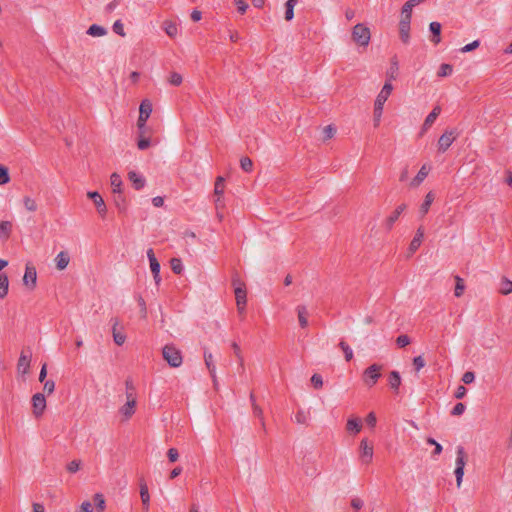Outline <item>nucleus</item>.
Here are the masks:
<instances>
[{
    "mask_svg": "<svg viewBox=\"0 0 512 512\" xmlns=\"http://www.w3.org/2000/svg\"><path fill=\"white\" fill-rule=\"evenodd\" d=\"M360 458L365 464H369L373 458V446L366 439L360 442Z\"/></svg>",
    "mask_w": 512,
    "mask_h": 512,
    "instance_id": "nucleus-12",
    "label": "nucleus"
},
{
    "mask_svg": "<svg viewBox=\"0 0 512 512\" xmlns=\"http://www.w3.org/2000/svg\"><path fill=\"white\" fill-rule=\"evenodd\" d=\"M410 22L411 21H409V20H402V19H400V22H399L400 39L405 44H407L409 42V39H410V35H409V32H410Z\"/></svg>",
    "mask_w": 512,
    "mask_h": 512,
    "instance_id": "nucleus-18",
    "label": "nucleus"
},
{
    "mask_svg": "<svg viewBox=\"0 0 512 512\" xmlns=\"http://www.w3.org/2000/svg\"><path fill=\"white\" fill-rule=\"evenodd\" d=\"M386 75L388 77L387 82H391V80L396 79V77L398 75V59L396 56H394L391 59V65H390V68L387 70Z\"/></svg>",
    "mask_w": 512,
    "mask_h": 512,
    "instance_id": "nucleus-29",
    "label": "nucleus"
},
{
    "mask_svg": "<svg viewBox=\"0 0 512 512\" xmlns=\"http://www.w3.org/2000/svg\"><path fill=\"white\" fill-rule=\"evenodd\" d=\"M336 133L335 127L328 125L323 129L324 140L331 139Z\"/></svg>",
    "mask_w": 512,
    "mask_h": 512,
    "instance_id": "nucleus-57",
    "label": "nucleus"
},
{
    "mask_svg": "<svg viewBox=\"0 0 512 512\" xmlns=\"http://www.w3.org/2000/svg\"><path fill=\"white\" fill-rule=\"evenodd\" d=\"M466 407L463 403H457L451 411L453 416H460L464 413Z\"/></svg>",
    "mask_w": 512,
    "mask_h": 512,
    "instance_id": "nucleus-60",
    "label": "nucleus"
},
{
    "mask_svg": "<svg viewBox=\"0 0 512 512\" xmlns=\"http://www.w3.org/2000/svg\"><path fill=\"white\" fill-rule=\"evenodd\" d=\"M112 28L116 34H118L122 37L125 36L124 26H123V23L121 22V20L115 21Z\"/></svg>",
    "mask_w": 512,
    "mask_h": 512,
    "instance_id": "nucleus-55",
    "label": "nucleus"
},
{
    "mask_svg": "<svg viewBox=\"0 0 512 512\" xmlns=\"http://www.w3.org/2000/svg\"><path fill=\"white\" fill-rule=\"evenodd\" d=\"M204 361L207 369L209 370L211 378H215L216 367L214 364L213 355L210 352L204 353Z\"/></svg>",
    "mask_w": 512,
    "mask_h": 512,
    "instance_id": "nucleus-30",
    "label": "nucleus"
},
{
    "mask_svg": "<svg viewBox=\"0 0 512 512\" xmlns=\"http://www.w3.org/2000/svg\"><path fill=\"white\" fill-rule=\"evenodd\" d=\"M137 146L140 150H145L150 146L149 138L145 137V134L141 135L139 132V140L137 142Z\"/></svg>",
    "mask_w": 512,
    "mask_h": 512,
    "instance_id": "nucleus-49",
    "label": "nucleus"
},
{
    "mask_svg": "<svg viewBox=\"0 0 512 512\" xmlns=\"http://www.w3.org/2000/svg\"><path fill=\"white\" fill-rule=\"evenodd\" d=\"M140 496H141V501H142V504H143V509L145 510V512L148 511V507H149V500H150V497H149V492H148V486L146 485V483H140Z\"/></svg>",
    "mask_w": 512,
    "mask_h": 512,
    "instance_id": "nucleus-27",
    "label": "nucleus"
},
{
    "mask_svg": "<svg viewBox=\"0 0 512 512\" xmlns=\"http://www.w3.org/2000/svg\"><path fill=\"white\" fill-rule=\"evenodd\" d=\"M33 414L36 418L40 417L46 408V399L42 393H36L32 397Z\"/></svg>",
    "mask_w": 512,
    "mask_h": 512,
    "instance_id": "nucleus-9",
    "label": "nucleus"
},
{
    "mask_svg": "<svg viewBox=\"0 0 512 512\" xmlns=\"http://www.w3.org/2000/svg\"><path fill=\"white\" fill-rule=\"evenodd\" d=\"M86 33L92 37H102L107 34V30L102 26L93 24L88 28Z\"/></svg>",
    "mask_w": 512,
    "mask_h": 512,
    "instance_id": "nucleus-33",
    "label": "nucleus"
},
{
    "mask_svg": "<svg viewBox=\"0 0 512 512\" xmlns=\"http://www.w3.org/2000/svg\"><path fill=\"white\" fill-rule=\"evenodd\" d=\"M382 366L379 364H372L363 372V382L368 387H373L381 377Z\"/></svg>",
    "mask_w": 512,
    "mask_h": 512,
    "instance_id": "nucleus-4",
    "label": "nucleus"
},
{
    "mask_svg": "<svg viewBox=\"0 0 512 512\" xmlns=\"http://www.w3.org/2000/svg\"><path fill=\"white\" fill-rule=\"evenodd\" d=\"M170 266L175 274H181L183 271L182 261L179 258H172L170 260Z\"/></svg>",
    "mask_w": 512,
    "mask_h": 512,
    "instance_id": "nucleus-42",
    "label": "nucleus"
},
{
    "mask_svg": "<svg viewBox=\"0 0 512 512\" xmlns=\"http://www.w3.org/2000/svg\"><path fill=\"white\" fill-rule=\"evenodd\" d=\"M406 208H407L406 204H400L395 209V211L389 217H387V219L385 220V223H384L387 230L392 229L394 223L398 220L399 216L401 215V213H403L405 211Z\"/></svg>",
    "mask_w": 512,
    "mask_h": 512,
    "instance_id": "nucleus-17",
    "label": "nucleus"
},
{
    "mask_svg": "<svg viewBox=\"0 0 512 512\" xmlns=\"http://www.w3.org/2000/svg\"><path fill=\"white\" fill-rule=\"evenodd\" d=\"M479 45H480V42L478 40H475L472 43L467 44L464 47H462L461 52L467 53V52L473 51L474 49L478 48Z\"/></svg>",
    "mask_w": 512,
    "mask_h": 512,
    "instance_id": "nucleus-63",
    "label": "nucleus"
},
{
    "mask_svg": "<svg viewBox=\"0 0 512 512\" xmlns=\"http://www.w3.org/2000/svg\"><path fill=\"white\" fill-rule=\"evenodd\" d=\"M240 166L245 172H250L253 168V162L249 157H242L240 159Z\"/></svg>",
    "mask_w": 512,
    "mask_h": 512,
    "instance_id": "nucleus-47",
    "label": "nucleus"
},
{
    "mask_svg": "<svg viewBox=\"0 0 512 512\" xmlns=\"http://www.w3.org/2000/svg\"><path fill=\"white\" fill-rule=\"evenodd\" d=\"M235 286L234 293L236 299V305L239 313H243L246 307V289L245 285L238 279L233 280Z\"/></svg>",
    "mask_w": 512,
    "mask_h": 512,
    "instance_id": "nucleus-5",
    "label": "nucleus"
},
{
    "mask_svg": "<svg viewBox=\"0 0 512 512\" xmlns=\"http://www.w3.org/2000/svg\"><path fill=\"white\" fill-rule=\"evenodd\" d=\"M441 112V108L440 106H436L434 107V109L428 114V116L426 117L424 123H423V126H422V134L427 131L431 126L432 124L435 122L436 118L439 116Z\"/></svg>",
    "mask_w": 512,
    "mask_h": 512,
    "instance_id": "nucleus-19",
    "label": "nucleus"
},
{
    "mask_svg": "<svg viewBox=\"0 0 512 512\" xmlns=\"http://www.w3.org/2000/svg\"><path fill=\"white\" fill-rule=\"evenodd\" d=\"M94 503L96 506L97 512H103L106 507L104 496L101 493H96L94 495Z\"/></svg>",
    "mask_w": 512,
    "mask_h": 512,
    "instance_id": "nucleus-39",
    "label": "nucleus"
},
{
    "mask_svg": "<svg viewBox=\"0 0 512 512\" xmlns=\"http://www.w3.org/2000/svg\"><path fill=\"white\" fill-rule=\"evenodd\" d=\"M224 193V178L222 176H218L215 181L214 194L215 195H223Z\"/></svg>",
    "mask_w": 512,
    "mask_h": 512,
    "instance_id": "nucleus-44",
    "label": "nucleus"
},
{
    "mask_svg": "<svg viewBox=\"0 0 512 512\" xmlns=\"http://www.w3.org/2000/svg\"><path fill=\"white\" fill-rule=\"evenodd\" d=\"M434 199H435V195L432 191H430L426 194L425 199L419 209L421 216H424L428 213L430 206L433 203Z\"/></svg>",
    "mask_w": 512,
    "mask_h": 512,
    "instance_id": "nucleus-24",
    "label": "nucleus"
},
{
    "mask_svg": "<svg viewBox=\"0 0 512 512\" xmlns=\"http://www.w3.org/2000/svg\"><path fill=\"white\" fill-rule=\"evenodd\" d=\"M12 227V222L0 221V237L3 239H8L11 235Z\"/></svg>",
    "mask_w": 512,
    "mask_h": 512,
    "instance_id": "nucleus-32",
    "label": "nucleus"
},
{
    "mask_svg": "<svg viewBox=\"0 0 512 512\" xmlns=\"http://www.w3.org/2000/svg\"><path fill=\"white\" fill-rule=\"evenodd\" d=\"M297 315H298V321L302 328H305L308 326V311L306 306L300 305L296 308Z\"/></svg>",
    "mask_w": 512,
    "mask_h": 512,
    "instance_id": "nucleus-25",
    "label": "nucleus"
},
{
    "mask_svg": "<svg viewBox=\"0 0 512 512\" xmlns=\"http://www.w3.org/2000/svg\"><path fill=\"white\" fill-rule=\"evenodd\" d=\"M128 179L136 190L142 189L145 185L144 177L135 171L128 172Z\"/></svg>",
    "mask_w": 512,
    "mask_h": 512,
    "instance_id": "nucleus-20",
    "label": "nucleus"
},
{
    "mask_svg": "<svg viewBox=\"0 0 512 512\" xmlns=\"http://www.w3.org/2000/svg\"><path fill=\"white\" fill-rule=\"evenodd\" d=\"M162 359L166 360L167 363L174 368L181 366L183 362L180 350L172 345L162 347Z\"/></svg>",
    "mask_w": 512,
    "mask_h": 512,
    "instance_id": "nucleus-1",
    "label": "nucleus"
},
{
    "mask_svg": "<svg viewBox=\"0 0 512 512\" xmlns=\"http://www.w3.org/2000/svg\"><path fill=\"white\" fill-rule=\"evenodd\" d=\"M152 112V103L145 99L141 102L139 107V118L137 121L138 131H140L141 135L146 134V121L150 117Z\"/></svg>",
    "mask_w": 512,
    "mask_h": 512,
    "instance_id": "nucleus-3",
    "label": "nucleus"
},
{
    "mask_svg": "<svg viewBox=\"0 0 512 512\" xmlns=\"http://www.w3.org/2000/svg\"><path fill=\"white\" fill-rule=\"evenodd\" d=\"M392 90L393 85L391 84V82H386L382 87L381 91L379 92V94L377 95L374 106L384 107V104L391 95Z\"/></svg>",
    "mask_w": 512,
    "mask_h": 512,
    "instance_id": "nucleus-10",
    "label": "nucleus"
},
{
    "mask_svg": "<svg viewBox=\"0 0 512 512\" xmlns=\"http://www.w3.org/2000/svg\"><path fill=\"white\" fill-rule=\"evenodd\" d=\"M165 32L170 37H175L177 35V32H178L176 24H174V23H166Z\"/></svg>",
    "mask_w": 512,
    "mask_h": 512,
    "instance_id": "nucleus-54",
    "label": "nucleus"
},
{
    "mask_svg": "<svg viewBox=\"0 0 512 512\" xmlns=\"http://www.w3.org/2000/svg\"><path fill=\"white\" fill-rule=\"evenodd\" d=\"M147 257L149 259V263H150V268H151V271L154 275V279H155V282L156 284L159 283L160 281V278H159V273H160V264L157 260V257L155 255V252L152 248H149L147 250Z\"/></svg>",
    "mask_w": 512,
    "mask_h": 512,
    "instance_id": "nucleus-13",
    "label": "nucleus"
},
{
    "mask_svg": "<svg viewBox=\"0 0 512 512\" xmlns=\"http://www.w3.org/2000/svg\"><path fill=\"white\" fill-rule=\"evenodd\" d=\"M454 474L456 476L457 487L460 488L462 485V480H463V476H464V469H460V467H456Z\"/></svg>",
    "mask_w": 512,
    "mask_h": 512,
    "instance_id": "nucleus-59",
    "label": "nucleus"
},
{
    "mask_svg": "<svg viewBox=\"0 0 512 512\" xmlns=\"http://www.w3.org/2000/svg\"><path fill=\"white\" fill-rule=\"evenodd\" d=\"M111 322H112L113 340H114L115 344H117L118 346H121L126 341V335L120 329H118V326L120 324L118 318L111 319Z\"/></svg>",
    "mask_w": 512,
    "mask_h": 512,
    "instance_id": "nucleus-14",
    "label": "nucleus"
},
{
    "mask_svg": "<svg viewBox=\"0 0 512 512\" xmlns=\"http://www.w3.org/2000/svg\"><path fill=\"white\" fill-rule=\"evenodd\" d=\"M362 424L361 420L358 418H350L347 421L346 429L349 433L357 434L361 431Z\"/></svg>",
    "mask_w": 512,
    "mask_h": 512,
    "instance_id": "nucleus-26",
    "label": "nucleus"
},
{
    "mask_svg": "<svg viewBox=\"0 0 512 512\" xmlns=\"http://www.w3.org/2000/svg\"><path fill=\"white\" fill-rule=\"evenodd\" d=\"M430 31L433 34V38L431 41L434 44H438L441 41L440 33H441V24L439 22H431L429 25Z\"/></svg>",
    "mask_w": 512,
    "mask_h": 512,
    "instance_id": "nucleus-31",
    "label": "nucleus"
},
{
    "mask_svg": "<svg viewBox=\"0 0 512 512\" xmlns=\"http://www.w3.org/2000/svg\"><path fill=\"white\" fill-rule=\"evenodd\" d=\"M43 389L47 394H52L55 390V382L53 380L45 381Z\"/></svg>",
    "mask_w": 512,
    "mask_h": 512,
    "instance_id": "nucleus-64",
    "label": "nucleus"
},
{
    "mask_svg": "<svg viewBox=\"0 0 512 512\" xmlns=\"http://www.w3.org/2000/svg\"><path fill=\"white\" fill-rule=\"evenodd\" d=\"M452 71H453L452 65L444 63V64H441V66L439 67L437 75L439 77H446V76L451 75Z\"/></svg>",
    "mask_w": 512,
    "mask_h": 512,
    "instance_id": "nucleus-43",
    "label": "nucleus"
},
{
    "mask_svg": "<svg viewBox=\"0 0 512 512\" xmlns=\"http://www.w3.org/2000/svg\"><path fill=\"white\" fill-rule=\"evenodd\" d=\"M182 81V76L177 72H170V74L167 76V82L172 86H179Z\"/></svg>",
    "mask_w": 512,
    "mask_h": 512,
    "instance_id": "nucleus-41",
    "label": "nucleus"
},
{
    "mask_svg": "<svg viewBox=\"0 0 512 512\" xmlns=\"http://www.w3.org/2000/svg\"><path fill=\"white\" fill-rule=\"evenodd\" d=\"M23 284L30 290H33L37 284V272L34 266L27 264L23 276Z\"/></svg>",
    "mask_w": 512,
    "mask_h": 512,
    "instance_id": "nucleus-6",
    "label": "nucleus"
},
{
    "mask_svg": "<svg viewBox=\"0 0 512 512\" xmlns=\"http://www.w3.org/2000/svg\"><path fill=\"white\" fill-rule=\"evenodd\" d=\"M125 386H126V399H128L129 395H131V397H136L135 396V387H134L133 381L131 379L126 380Z\"/></svg>",
    "mask_w": 512,
    "mask_h": 512,
    "instance_id": "nucleus-52",
    "label": "nucleus"
},
{
    "mask_svg": "<svg viewBox=\"0 0 512 512\" xmlns=\"http://www.w3.org/2000/svg\"><path fill=\"white\" fill-rule=\"evenodd\" d=\"M456 454H457L456 461H455L456 467H460V469H464V467L466 465V460H465L466 455H465L464 448L462 446H458Z\"/></svg>",
    "mask_w": 512,
    "mask_h": 512,
    "instance_id": "nucleus-35",
    "label": "nucleus"
},
{
    "mask_svg": "<svg viewBox=\"0 0 512 512\" xmlns=\"http://www.w3.org/2000/svg\"><path fill=\"white\" fill-rule=\"evenodd\" d=\"M23 205L29 212H35L38 208L36 201L30 196H25L23 198Z\"/></svg>",
    "mask_w": 512,
    "mask_h": 512,
    "instance_id": "nucleus-40",
    "label": "nucleus"
},
{
    "mask_svg": "<svg viewBox=\"0 0 512 512\" xmlns=\"http://www.w3.org/2000/svg\"><path fill=\"white\" fill-rule=\"evenodd\" d=\"M31 356L30 350H23L21 352L17 363V372L19 374L25 375L29 372Z\"/></svg>",
    "mask_w": 512,
    "mask_h": 512,
    "instance_id": "nucleus-8",
    "label": "nucleus"
},
{
    "mask_svg": "<svg viewBox=\"0 0 512 512\" xmlns=\"http://www.w3.org/2000/svg\"><path fill=\"white\" fill-rule=\"evenodd\" d=\"M415 7L413 4H410V0H408L402 7L401 11V19L411 21L412 9Z\"/></svg>",
    "mask_w": 512,
    "mask_h": 512,
    "instance_id": "nucleus-37",
    "label": "nucleus"
},
{
    "mask_svg": "<svg viewBox=\"0 0 512 512\" xmlns=\"http://www.w3.org/2000/svg\"><path fill=\"white\" fill-rule=\"evenodd\" d=\"M235 5L239 13L244 14L248 9V4L243 0H234Z\"/></svg>",
    "mask_w": 512,
    "mask_h": 512,
    "instance_id": "nucleus-62",
    "label": "nucleus"
},
{
    "mask_svg": "<svg viewBox=\"0 0 512 512\" xmlns=\"http://www.w3.org/2000/svg\"><path fill=\"white\" fill-rule=\"evenodd\" d=\"M339 347L344 352L346 361H350L353 358V351L349 347V345L346 342H344V341H340Z\"/></svg>",
    "mask_w": 512,
    "mask_h": 512,
    "instance_id": "nucleus-45",
    "label": "nucleus"
},
{
    "mask_svg": "<svg viewBox=\"0 0 512 512\" xmlns=\"http://www.w3.org/2000/svg\"><path fill=\"white\" fill-rule=\"evenodd\" d=\"M425 365H426V363L422 356L414 357L413 366L415 367L416 372L421 370Z\"/></svg>",
    "mask_w": 512,
    "mask_h": 512,
    "instance_id": "nucleus-58",
    "label": "nucleus"
},
{
    "mask_svg": "<svg viewBox=\"0 0 512 512\" xmlns=\"http://www.w3.org/2000/svg\"><path fill=\"white\" fill-rule=\"evenodd\" d=\"M429 173V168L426 165H423L417 175L410 182V187L416 188L418 187L427 177Z\"/></svg>",
    "mask_w": 512,
    "mask_h": 512,
    "instance_id": "nucleus-22",
    "label": "nucleus"
},
{
    "mask_svg": "<svg viewBox=\"0 0 512 512\" xmlns=\"http://www.w3.org/2000/svg\"><path fill=\"white\" fill-rule=\"evenodd\" d=\"M457 133L454 130L445 131L438 140V150L445 152L454 142Z\"/></svg>",
    "mask_w": 512,
    "mask_h": 512,
    "instance_id": "nucleus-7",
    "label": "nucleus"
},
{
    "mask_svg": "<svg viewBox=\"0 0 512 512\" xmlns=\"http://www.w3.org/2000/svg\"><path fill=\"white\" fill-rule=\"evenodd\" d=\"M136 397L128 396L126 403L120 408L119 412L124 417V420H128L135 413Z\"/></svg>",
    "mask_w": 512,
    "mask_h": 512,
    "instance_id": "nucleus-11",
    "label": "nucleus"
},
{
    "mask_svg": "<svg viewBox=\"0 0 512 512\" xmlns=\"http://www.w3.org/2000/svg\"><path fill=\"white\" fill-rule=\"evenodd\" d=\"M10 181L8 169L0 165V185H5Z\"/></svg>",
    "mask_w": 512,
    "mask_h": 512,
    "instance_id": "nucleus-46",
    "label": "nucleus"
},
{
    "mask_svg": "<svg viewBox=\"0 0 512 512\" xmlns=\"http://www.w3.org/2000/svg\"><path fill=\"white\" fill-rule=\"evenodd\" d=\"M411 343V340L410 338L403 334V335H400L396 338V344L398 345V347L400 348H404L406 347L407 345H409Z\"/></svg>",
    "mask_w": 512,
    "mask_h": 512,
    "instance_id": "nucleus-50",
    "label": "nucleus"
},
{
    "mask_svg": "<svg viewBox=\"0 0 512 512\" xmlns=\"http://www.w3.org/2000/svg\"><path fill=\"white\" fill-rule=\"evenodd\" d=\"M81 467V461L80 460H73L68 463L67 470L70 473H76Z\"/></svg>",
    "mask_w": 512,
    "mask_h": 512,
    "instance_id": "nucleus-56",
    "label": "nucleus"
},
{
    "mask_svg": "<svg viewBox=\"0 0 512 512\" xmlns=\"http://www.w3.org/2000/svg\"><path fill=\"white\" fill-rule=\"evenodd\" d=\"M499 293L502 295H508L512 293V281L507 279L506 277H503L501 279V288L499 290Z\"/></svg>",
    "mask_w": 512,
    "mask_h": 512,
    "instance_id": "nucleus-38",
    "label": "nucleus"
},
{
    "mask_svg": "<svg viewBox=\"0 0 512 512\" xmlns=\"http://www.w3.org/2000/svg\"><path fill=\"white\" fill-rule=\"evenodd\" d=\"M9 291V279L6 274H0V298H5Z\"/></svg>",
    "mask_w": 512,
    "mask_h": 512,
    "instance_id": "nucleus-34",
    "label": "nucleus"
},
{
    "mask_svg": "<svg viewBox=\"0 0 512 512\" xmlns=\"http://www.w3.org/2000/svg\"><path fill=\"white\" fill-rule=\"evenodd\" d=\"M464 283L463 280L460 277H456V286H455V296L460 297L463 294L464 291Z\"/></svg>",
    "mask_w": 512,
    "mask_h": 512,
    "instance_id": "nucleus-51",
    "label": "nucleus"
},
{
    "mask_svg": "<svg viewBox=\"0 0 512 512\" xmlns=\"http://www.w3.org/2000/svg\"><path fill=\"white\" fill-rule=\"evenodd\" d=\"M297 3V0H287L285 4V19L290 21L294 17V7Z\"/></svg>",
    "mask_w": 512,
    "mask_h": 512,
    "instance_id": "nucleus-36",
    "label": "nucleus"
},
{
    "mask_svg": "<svg viewBox=\"0 0 512 512\" xmlns=\"http://www.w3.org/2000/svg\"><path fill=\"white\" fill-rule=\"evenodd\" d=\"M423 237H424V228L422 226H420L417 231H416V234L414 236V238L412 239L410 245H409V248H408V251H409V254H408V257H410L411 255H413L417 249L420 247L421 243H422V240H423Z\"/></svg>",
    "mask_w": 512,
    "mask_h": 512,
    "instance_id": "nucleus-16",
    "label": "nucleus"
},
{
    "mask_svg": "<svg viewBox=\"0 0 512 512\" xmlns=\"http://www.w3.org/2000/svg\"><path fill=\"white\" fill-rule=\"evenodd\" d=\"M112 192L114 194H122V179L118 173H112L110 176Z\"/></svg>",
    "mask_w": 512,
    "mask_h": 512,
    "instance_id": "nucleus-23",
    "label": "nucleus"
},
{
    "mask_svg": "<svg viewBox=\"0 0 512 512\" xmlns=\"http://www.w3.org/2000/svg\"><path fill=\"white\" fill-rule=\"evenodd\" d=\"M382 112H383V107L374 106L373 121H374V126H376V127L380 124Z\"/></svg>",
    "mask_w": 512,
    "mask_h": 512,
    "instance_id": "nucleus-53",
    "label": "nucleus"
},
{
    "mask_svg": "<svg viewBox=\"0 0 512 512\" xmlns=\"http://www.w3.org/2000/svg\"><path fill=\"white\" fill-rule=\"evenodd\" d=\"M295 421L298 424H307L308 421V413L304 410H298L295 414Z\"/></svg>",
    "mask_w": 512,
    "mask_h": 512,
    "instance_id": "nucleus-48",
    "label": "nucleus"
},
{
    "mask_svg": "<svg viewBox=\"0 0 512 512\" xmlns=\"http://www.w3.org/2000/svg\"><path fill=\"white\" fill-rule=\"evenodd\" d=\"M352 39L360 46H368L371 39L370 29L362 23L356 24L352 29Z\"/></svg>",
    "mask_w": 512,
    "mask_h": 512,
    "instance_id": "nucleus-2",
    "label": "nucleus"
},
{
    "mask_svg": "<svg viewBox=\"0 0 512 512\" xmlns=\"http://www.w3.org/2000/svg\"><path fill=\"white\" fill-rule=\"evenodd\" d=\"M56 262V268L59 271H62L67 268L69 262H70V256L66 251H61L57 254L55 258Z\"/></svg>",
    "mask_w": 512,
    "mask_h": 512,
    "instance_id": "nucleus-21",
    "label": "nucleus"
},
{
    "mask_svg": "<svg viewBox=\"0 0 512 512\" xmlns=\"http://www.w3.org/2000/svg\"><path fill=\"white\" fill-rule=\"evenodd\" d=\"M389 385L396 393H398L399 386L401 385V377L399 372L391 371L389 374Z\"/></svg>",
    "mask_w": 512,
    "mask_h": 512,
    "instance_id": "nucleus-28",
    "label": "nucleus"
},
{
    "mask_svg": "<svg viewBox=\"0 0 512 512\" xmlns=\"http://www.w3.org/2000/svg\"><path fill=\"white\" fill-rule=\"evenodd\" d=\"M167 457H168L169 462H171V463L176 462L179 458L178 450L175 448L169 449L167 452Z\"/></svg>",
    "mask_w": 512,
    "mask_h": 512,
    "instance_id": "nucleus-61",
    "label": "nucleus"
},
{
    "mask_svg": "<svg viewBox=\"0 0 512 512\" xmlns=\"http://www.w3.org/2000/svg\"><path fill=\"white\" fill-rule=\"evenodd\" d=\"M87 196L94 202L98 213L101 216H104L107 212V208H106L105 202H104L103 198L101 197V195L98 192L93 191V192H88Z\"/></svg>",
    "mask_w": 512,
    "mask_h": 512,
    "instance_id": "nucleus-15",
    "label": "nucleus"
}]
</instances>
